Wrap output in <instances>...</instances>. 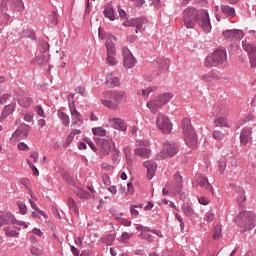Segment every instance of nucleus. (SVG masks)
Instances as JSON below:
<instances>
[{
    "label": "nucleus",
    "instance_id": "f257e3e1",
    "mask_svg": "<svg viewBox=\"0 0 256 256\" xmlns=\"http://www.w3.org/2000/svg\"><path fill=\"white\" fill-rule=\"evenodd\" d=\"M182 22L187 29H193L198 23L206 33L211 31L210 16L205 10L198 11L194 7L185 9L182 13Z\"/></svg>",
    "mask_w": 256,
    "mask_h": 256
},
{
    "label": "nucleus",
    "instance_id": "f03ea898",
    "mask_svg": "<svg viewBox=\"0 0 256 256\" xmlns=\"http://www.w3.org/2000/svg\"><path fill=\"white\" fill-rule=\"evenodd\" d=\"M127 99V94L125 90H109L102 94L101 103L104 107L119 111L122 101Z\"/></svg>",
    "mask_w": 256,
    "mask_h": 256
},
{
    "label": "nucleus",
    "instance_id": "7ed1b4c3",
    "mask_svg": "<svg viewBox=\"0 0 256 256\" xmlns=\"http://www.w3.org/2000/svg\"><path fill=\"white\" fill-rule=\"evenodd\" d=\"M236 223L240 228V233L252 231L256 227V214L251 211H243L236 218Z\"/></svg>",
    "mask_w": 256,
    "mask_h": 256
},
{
    "label": "nucleus",
    "instance_id": "20e7f679",
    "mask_svg": "<svg viewBox=\"0 0 256 256\" xmlns=\"http://www.w3.org/2000/svg\"><path fill=\"white\" fill-rule=\"evenodd\" d=\"M174 98V94L171 92H165L160 95H157L155 98L150 99L148 103H146V107L152 114H157L158 111L166 106L172 99Z\"/></svg>",
    "mask_w": 256,
    "mask_h": 256
},
{
    "label": "nucleus",
    "instance_id": "39448f33",
    "mask_svg": "<svg viewBox=\"0 0 256 256\" xmlns=\"http://www.w3.org/2000/svg\"><path fill=\"white\" fill-rule=\"evenodd\" d=\"M181 127L186 145L191 148H196L198 144V138L192 126L191 120L189 118H184L181 122Z\"/></svg>",
    "mask_w": 256,
    "mask_h": 256
},
{
    "label": "nucleus",
    "instance_id": "423d86ee",
    "mask_svg": "<svg viewBox=\"0 0 256 256\" xmlns=\"http://www.w3.org/2000/svg\"><path fill=\"white\" fill-rule=\"evenodd\" d=\"M179 152V146L176 142L170 141L165 142L163 144L162 151L158 154H156L155 158L157 160H164L167 158H172L175 155H177Z\"/></svg>",
    "mask_w": 256,
    "mask_h": 256
},
{
    "label": "nucleus",
    "instance_id": "0eeeda50",
    "mask_svg": "<svg viewBox=\"0 0 256 256\" xmlns=\"http://www.w3.org/2000/svg\"><path fill=\"white\" fill-rule=\"evenodd\" d=\"M227 59L225 50H216L205 59V66L207 67H217L223 64Z\"/></svg>",
    "mask_w": 256,
    "mask_h": 256
},
{
    "label": "nucleus",
    "instance_id": "6e6552de",
    "mask_svg": "<svg viewBox=\"0 0 256 256\" xmlns=\"http://www.w3.org/2000/svg\"><path fill=\"white\" fill-rule=\"evenodd\" d=\"M155 124L158 130L163 134H169L173 129V124L170 118L162 112L156 115Z\"/></svg>",
    "mask_w": 256,
    "mask_h": 256
},
{
    "label": "nucleus",
    "instance_id": "1a4fd4ad",
    "mask_svg": "<svg viewBox=\"0 0 256 256\" xmlns=\"http://www.w3.org/2000/svg\"><path fill=\"white\" fill-rule=\"evenodd\" d=\"M3 225H21L25 229L28 228V224L24 221H17L15 216L7 211H0V227Z\"/></svg>",
    "mask_w": 256,
    "mask_h": 256
},
{
    "label": "nucleus",
    "instance_id": "9d476101",
    "mask_svg": "<svg viewBox=\"0 0 256 256\" xmlns=\"http://www.w3.org/2000/svg\"><path fill=\"white\" fill-rule=\"evenodd\" d=\"M31 131V126L28 124H21L19 127L13 132L12 139L16 142L27 139L29 133Z\"/></svg>",
    "mask_w": 256,
    "mask_h": 256
},
{
    "label": "nucleus",
    "instance_id": "9b49d317",
    "mask_svg": "<svg viewBox=\"0 0 256 256\" xmlns=\"http://www.w3.org/2000/svg\"><path fill=\"white\" fill-rule=\"evenodd\" d=\"M126 27H136V33L144 31L148 26V20L144 17L134 18L131 21H125L123 23Z\"/></svg>",
    "mask_w": 256,
    "mask_h": 256
},
{
    "label": "nucleus",
    "instance_id": "f8f14e48",
    "mask_svg": "<svg viewBox=\"0 0 256 256\" xmlns=\"http://www.w3.org/2000/svg\"><path fill=\"white\" fill-rule=\"evenodd\" d=\"M108 127H111L115 130L121 131V132H126L127 131V123L125 122L124 119L120 117H115V116H110L107 120Z\"/></svg>",
    "mask_w": 256,
    "mask_h": 256
},
{
    "label": "nucleus",
    "instance_id": "ddd939ff",
    "mask_svg": "<svg viewBox=\"0 0 256 256\" xmlns=\"http://www.w3.org/2000/svg\"><path fill=\"white\" fill-rule=\"evenodd\" d=\"M122 55L125 69H133V67L136 65L137 60L126 46L122 48Z\"/></svg>",
    "mask_w": 256,
    "mask_h": 256
},
{
    "label": "nucleus",
    "instance_id": "4468645a",
    "mask_svg": "<svg viewBox=\"0 0 256 256\" xmlns=\"http://www.w3.org/2000/svg\"><path fill=\"white\" fill-rule=\"evenodd\" d=\"M222 36L225 40L237 41L244 37V32L240 29H231L222 32Z\"/></svg>",
    "mask_w": 256,
    "mask_h": 256
},
{
    "label": "nucleus",
    "instance_id": "2eb2a0df",
    "mask_svg": "<svg viewBox=\"0 0 256 256\" xmlns=\"http://www.w3.org/2000/svg\"><path fill=\"white\" fill-rule=\"evenodd\" d=\"M106 47H107V63L110 66H115L118 64L117 59L115 58L116 55V47L114 43H109L106 42Z\"/></svg>",
    "mask_w": 256,
    "mask_h": 256
},
{
    "label": "nucleus",
    "instance_id": "dca6fc26",
    "mask_svg": "<svg viewBox=\"0 0 256 256\" xmlns=\"http://www.w3.org/2000/svg\"><path fill=\"white\" fill-rule=\"evenodd\" d=\"M99 144L103 155H108L113 149H115V143L112 138L101 139Z\"/></svg>",
    "mask_w": 256,
    "mask_h": 256
},
{
    "label": "nucleus",
    "instance_id": "f3484780",
    "mask_svg": "<svg viewBox=\"0 0 256 256\" xmlns=\"http://www.w3.org/2000/svg\"><path fill=\"white\" fill-rule=\"evenodd\" d=\"M172 193L180 194L183 187V177L179 173H175L173 176Z\"/></svg>",
    "mask_w": 256,
    "mask_h": 256
},
{
    "label": "nucleus",
    "instance_id": "a211bd4d",
    "mask_svg": "<svg viewBox=\"0 0 256 256\" xmlns=\"http://www.w3.org/2000/svg\"><path fill=\"white\" fill-rule=\"evenodd\" d=\"M144 168L147 170L146 177L148 180L153 179L157 170V164L153 161H146L144 162Z\"/></svg>",
    "mask_w": 256,
    "mask_h": 256
},
{
    "label": "nucleus",
    "instance_id": "6ab92c4d",
    "mask_svg": "<svg viewBox=\"0 0 256 256\" xmlns=\"http://www.w3.org/2000/svg\"><path fill=\"white\" fill-rule=\"evenodd\" d=\"M202 81H204V83L208 86H212L213 85V81H219V79H221L219 77V75H217V73L215 72H208L205 73L201 76Z\"/></svg>",
    "mask_w": 256,
    "mask_h": 256
},
{
    "label": "nucleus",
    "instance_id": "aec40b11",
    "mask_svg": "<svg viewBox=\"0 0 256 256\" xmlns=\"http://www.w3.org/2000/svg\"><path fill=\"white\" fill-rule=\"evenodd\" d=\"M252 129L250 127L243 128L240 134V143L247 145L252 140Z\"/></svg>",
    "mask_w": 256,
    "mask_h": 256
},
{
    "label": "nucleus",
    "instance_id": "412c9836",
    "mask_svg": "<svg viewBox=\"0 0 256 256\" xmlns=\"http://www.w3.org/2000/svg\"><path fill=\"white\" fill-rule=\"evenodd\" d=\"M214 125L218 128H231L232 121H230L226 116H219L214 119Z\"/></svg>",
    "mask_w": 256,
    "mask_h": 256
},
{
    "label": "nucleus",
    "instance_id": "4be33fe9",
    "mask_svg": "<svg viewBox=\"0 0 256 256\" xmlns=\"http://www.w3.org/2000/svg\"><path fill=\"white\" fill-rule=\"evenodd\" d=\"M16 110V103L5 105L1 111L0 122L6 119L9 115L13 114Z\"/></svg>",
    "mask_w": 256,
    "mask_h": 256
},
{
    "label": "nucleus",
    "instance_id": "5701e85b",
    "mask_svg": "<svg viewBox=\"0 0 256 256\" xmlns=\"http://www.w3.org/2000/svg\"><path fill=\"white\" fill-rule=\"evenodd\" d=\"M105 84L108 88H116V87H120L121 85L120 79L114 74L107 75Z\"/></svg>",
    "mask_w": 256,
    "mask_h": 256
},
{
    "label": "nucleus",
    "instance_id": "b1692460",
    "mask_svg": "<svg viewBox=\"0 0 256 256\" xmlns=\"http://www.w3.org/2000/svg\"><path fill=\"white\" fill-rule=\"evenodd\" d=\"M196 182L200 187H203L205 189H208L210 191H213V187H211V184L208 180V178L204 177L201 174L196 175Z\"/></svg>",
    "mask_w": 256,
    "mask_h": 256
},
{
    "label": "nucleus",
    "instance_id": "393cba45",
    "mask_svg": "<svg viewBox=\"0 0 256 256\" xmlns=\"http://www.w3.org/2000/svg\"><path fill=\"white\" fill-rule=\"evenodd\" d=\"M71 117H72V124H71L72 129L75 130L76 128H79L82 126L83 118L79 112L72 114Z\"/></svg>",
    "mask_w": 256,
    "mask_h": 256
},
{
    "label": "nucleus",
    "instance_id": "a878e982",
    "mask_svg": "<svg viewBox=\"0 0 256 256\" xmlns=\"http://www.w3.org/2000/svg\"><path fill=\"white\" fill-rule=\"evenodd\" d=\"M134 155L142 159H148L151 156V150H149V148H136V150H134Z\"/></svg>",
    "mask_w": 256,
    "mask_h": 256
},
{
    "label": "nucleus",
    "instance_id": "bb28decb",
    "mask_svg": "<svg viewBox=\"0 0 256 256\" xmlns=\"http://www.w3.org/2000/svg\"><path fill=\"white\" fill-rule=\"evenodd\" d=\"M136 231H142V233L150 232L156 235L158 238H163V234L161 231L150 229L149 227H146V226L138 225L136 226Z\"/></svg>",
    "mask_w": 256,
    "mask_h": 256
},
{
    "label": "nucleus",
    "instance_id": "cd10ccee",
    "mask_svg": "<svg viewBox=\"0 0 256 256\" xmlns=\"http://www.w3.org/2000/svg\"><path fill=\"white\" fill-rule=\"evenodd\" d=\"M99 38L102 40H107L106 42L114 43L117 41V38L107 32L104 31L101 27L99 28Z\"/></svg>",
    "mask_w": 256,
    "mask_h": 256
},
{
    "label": "nucleus",
    "instance_id": "c85d7f7f",
    "mask_svg": "<svg viewBox=\"0 0 256 256\" xmlns=\"http://www.w3.org/2000/svg\"><path fill=\"white\" fill-rule=\"evenodd\" d=\"M157 87L156 86H150L146 89H140L138 90V95L142 96V98H144V100H147L150 96L151 93L157 91Z\"/></svg>",
    "mask_w": 256,
    "mask_h": 256
},
{
    "label": "nucleus",
    "instance_id": "c756f323",
    "mask_svg": "<svg viewBox=\"0 0 256 256\" xmlns=\"http://www.w3.org/2000/svg\"><path fill=\"white\" fill-rule=\"evenodd\" d=\"M214 113L217 115L227 116L229 114V108L225 104H218L214 107Z\"/></svg>",
    "mask_w": 256,
    "mask_h": 256
},
{
    "label": "nucleus",
    "instance_id": "7c9ffc66",
    "mask_svg": "<svg viewBox=\"0 0 256 256\" xmlns=\"http://www.w3.org/2000/svg\"><path fill=\"white\" fill-rule=\"evenodd\" d=\"M32 103H33V98L29 96L24 95L18 98V104L21 107L28 108L31 106Z\"/></svg>",
    "mask_w": 256,
    "mask_h": 256
},
{
    "label": "nucleus",
    "instance_id": "2f4dec72",
    "mask_svg": "<svg viewBox=\"0 0 256 256\" xmlns=\"http://www.w3.org/2000/svg\"><path fill=\"white\" fill-rule=\"evenodd\" d=\"M242 47L249 55H253L256 53V45L248 42L247 40H244L242 42Z\"/></svg>",
    "mask_w": 256,
    "mask_h": 256
},
{
    "label": "nucleus",
    "instance_id": "473e14b6",
    "mask_svg": "<svg viewBox=\"0 0 256 256\" xmlns=\"http://www.w3.org/2000/svg\"><path fill=\"white\" fill-rule=\"evenodd\" d=\"M220 9L222 13L228 18H233L235 16V9L228 6L227 4H222Z\"/></svg>",
    "mask_w": 256,
    "mask_h": 256
},
{
    "label": "nucleus",
    "instance_id": "72a5a7b5",
    "mask_svg": "<svg viewBox=\"0 0 256 256\" xmlns=\"http://www.w3.org/2000/svg\"><path fill=\"white\" fill-rule=\"evenodd\" d=\"M104 15L106 18H109L111 21L115 20V11L112 4H106L104 9Z\"/></svg>",
    "mask_w": 256,
    "mask_h": 256
},
{
    "label": "nucleus",
    "instance_id": "f704fd0d",
    "mask_svg": "<svg viewBox=\"0 0 256 256\" xmlns=\"http://www.w3.org/2000/svg\"><path fill=\"white\" fill-rule=\"evenodd\" d=\"M49 59H50V55L48 53L41 52L36 56V63L40 65H44L48 63Z\"/></svg>",
    "mask_w": 256,
    "mask_h": 256
},
{
    "label": "nucleus",
    "instance_id": "c9c22d12",
    "mask_svg": "<svg viewBox=\"0 0 256 256\" xmlns=\"http://www.w3.org/2000/svg\"><path fill=\"white\" fill-rule=\"evenodd\" d=\"M45 253V249L40 244H35L31 247V254L33 256H43Z\"/></svg>",
    "mask_w": 256,
    "mask_h": 256
},
{
    "label": "nucleus",
    "instance_id": "e433bc0d",
    "mask_svg": "<svg viewBox=\"0 0 256 256\" xmlns=\"http://www.w3.org/2000/svg\"><path fill=\"white\" fill-rule=\"evenodd\" d=\"M79 134H81L80 129H74V131L70 132V134L68 135V137L64 143V148L69 147L71 145V143L73 142L74 137Z\"/></svg>",
    "mask_w": 256,
    "mask_h": 256
},
{
    "label": "nucleus",
    "instance_id": "4c0bfd02",
    "mask_svg": "<svg viewBox=\"0 0 256 256\" xmlns=\"http://www.w3.org/2000/svg\"><path fill=\"white\" fill-rule=\"evenodd\" d=\"M7 11V0H0V17L3 16L5 23L8 22L9 16L6 14Z\"/></svg>",
    "mask_w": 256,
    "mask_h": 256
},
{
    "label": "nucleus",
    "instance_id": "58836bf2",
    "mask_svg": "<svg viewBox=\"0 0 256 256\" xmlns=\"http://www.w3.org/2000/svg\"><path fill=\"white\" fill-rule=\"evenodd\" d=\"M3 231L5 233V236L7 238H16L19 237V232H17L14 228L12 227H4Z\"/></svg>",
    "mask_w": 256,
    "mask_h": 256
},
{
    "label": "nucleus",
    "instance_id": "ea45409f",
    "mask_svg": "<svg viewBox=\"0 0 256 256\" xmlns=\"http://www.w3.org/2000/svg\"><path fill=\"white\" fill-rule=\"evenodd\" d=\"M75 193H76V195H77L79 198H81V199H86V200H88V199L91 198V194L88 193V192H86L85 190H83V189H81V188H77V189L75 190Z\"/></svg>",
    "mask_w": 256,
    "mask_h": 256
},
{
    "label": "nucleus",
    "instance_id": "a19ab883",
    "mask_svg": "<svg viewBox=\"0 0 256 256\" xmlns=\"http://www.w3.org/2000/svg\"><path fill=\"white\" fill-rule=\"evenodd\" d=\"M182 211L186 216H193L194 215V209L189 203H184L182 206Z\"/></svg>",
    "mask_w": 256,
    "mask_h": 256
},
{
    "label": "nucleus",
    "instance_id": "79ce46f5",
    "mask_svg": "<svg viewBox=\"0 0 256 256\" xmlns=\"http://www.w3.org/2000/svg\"><path fill=\"white\" fill-rule=\"evenodd\" d=\"M58 117L61 119L62 124L65 127L69 126L70 120H69V115H67V113L58 111Z\"/></svg>",
    "mask_w": 256,
    "mask_h": 256
},
{
    "label": "nucleus",
    "instance_id": "37998d69",
    "mask_svg": "<svg viewBox=\"0 0 256 256\" xmlns=\"http://www.w3.org/2000/svg\"><path fill=\"white\" fill-rule=\"evenodd\" d=\"M12 98V94L10 93H4L3 94V89L0 88V105H3L7 103V101Z\"/></svg>",
    "mask_w": 256,
    "mask_h": 256
},
{
    "label": "nucleus",
    "instance_id": "c03bdc74",
    "mask_svg": "<svg viewBox=\"0 0 256 256\" xmlns=\"http://www.w3.org/2000/svg\"><path fill=\"white\" fill-rule=\"evenodd\" d=\"M140 239L148 241V243H153L156 241L155 237L149 232L140 233Z\"/></svg>",
    "mask_w": 256,
    "mask_h": 256
},
{
    "label": "nucleus",
    "instance_id": "a18cd8bd",
    "mask_svg": "<svg viewBox=\"0 0 256 256\" xmlns=\"http://www.w3.org/2000/svg\"><path fill=\"white\" fill-rule=\"evenodd\" d=\"M29 203L31 205V208H33L37 213L44 216L45 218H48V215L46 214V212L41 210L33 200H29Z\"/></svg>",
    "mask_w": 256,
    "mask_h": 256
},
{
    "label": "nucleus",
    "instance_id": "49530a36",
    "mask_svg": "<svg viewBox=\"0 0 256 256\" xmlns=\"http://www.w3.org/2000/svg\"><path fill=\"white\" fill-rule=\"evenodd\" d=\"M92 132L95 136L104 137L106 135V129L102 127H94L92 128Z\"/></svg>",
    "mask_w": 256,
    "mask_h": 256
},
{
    "label": "nucleus",
    "instance_id": "de8ad7c7",
    "mask_svg": "<svg viewBox=\"0 0 256 256\" xmlns=\"http://www.w3.org/2000/svg\"><path fill=\"white\" fill-rule=\"evenodd\" d=\"M68 207L70 209H72L76 215L79 214V210H78V208L76 206V203H75L74 199L71 198V197L68 198Z\"/></svg>",
    "mask_w": 256,
    "mask_h": 256
},
{
    "label": "nucleus",
    "instance_id": "09e8293b",
    "mask_svg": "<svg viewBox=\"0 0 256 256\" xmlns=\"http://www.w3.org/2000/svg\"><path fill=\"white\" fill-rule=\"evenodd\" d=\"M115 241V235L114 234H109L106 237L103 238V242L108 245V246H112V244Z\"/></svg>",
    "mask_w": 256,
    "mask_h": 256
},
{
    "label": "nucleus",
    "instance_id": "8fccbe9b",
    "mask_svg": "<svg viewBox=\"0 0 256 256\" xmlns=\"http://www.w3.org/2000/svg\"><path fill=\"white\" fill-rule=\"evenodd\" d=\"M213 138L216 141H221V140H223V138H225V134L221 130H214L213 131Z\"/></svg>",
    "mask_w": 256,
    "mask_h": 256
},
{
    "label": "nucleus",
    "instance_id": "3c124183",
    "mask_svg": "<svg viewBox=\"0 0 256 256\" xmlns=\"http://www.w3.org/2000/svg\"><path fill=\"white\" fill-rule=\"evenodd\" d=\"M133 237V234H129L128 232H124L119 238L118 241L121 243H125L127 240H130Z\"/></svg>",
    "mask_w": 256,
    "mask_h": 256
},
{
    "label": "nucleus",
    "instance_id": "603ef678",
    "mask_svg": "<svg viewBox=\"0 0 256 256\" xmlns=\"http://www.w3.org/2000/svg\"><path fill=\"white\" fill-rule=\"evenodd\" d=\"M236 191L239 194L238 201L244 202L246 200L245 191L241 187H236Z\"/></svg>",
    "mask_w": 256,
    "mask_h": 256
},
{
    "label": "nucleus",
    "instance_id": "864d4df0",
    "mask_svg": "<svg viewBox=\"0 0 256 256\" xmlns=\"http://www.w3.org/2000/svg\"><path fill=\"white\" fill-rule=\"evenodd\" d=\"M17 205H18L19 210H20V213H21L22 215L27 214L28 208H27L26 204H24V203L21 202V201H18V202H17Z\"/></svg>",
    "mask_w": 256,
    "mask_h": 256
},
{
    "label": "nucleus",
    "instance_id": "5fc2aeb1",
    "mask_svg": "<svg viewBox=\"0 0 256 256\" xmlns=\"http://www.w3.org/2000/svg\"><path fill=\"white\" fill-rule=\"evenodd\" d=\"M131 154H132L131 148H129V146H127V147L125 148V155H126L127 163H128L129 165L132 164Z\"/></svg>",
    "mask_w": 256,
    "mask_h": 256
},
{
    "label": "nucleus",
    "instance_id": "6e6d98bb",
    "mask_svg": "<svg viewBox=\"0 0 256 256\" xmlns=\"http://www.w3.org/2000/svg\"><path fill=\"white\" fill-rule=\"evenodd\" d=\"M221 227L220 226H216L214 228V233H213V239L214 240H219V238H221Z\"/></svg>",
    "mask_w": 256,
    "mask_h": 256
},
{
    "label": "nucleus",
    "instance_id": "4d7b16f0",
    "mask_svg": "<svg viewBox=\"0 0 256 256\" xmlns=\"http://www.w3.org/2000/svg\"><path fill=\"white\" fill-rule=\"evenodd\" d=\"M25 122L31 123L34 120V113L32 112H26L23 117Z\"/></svg>",
    "mask_w": 256,
    "mask_h": 256
},
{
    "label": "nucleus",
    "instance_id": "13d9d810",
    "mask_svg": "<svg viewBox=\"0 0 256 256\" xmlns=\"http://www.w3.org/2000/svg\"><path fill=\"white\" fill-rule=\"evenodd\" d=\"M29 158L32 160V163L36 164L39 161V152H30Z\"/></svg>",
    "mask_w": 256,
    "mask_h": 256
},
{
    "label": "nucleus",
    "instance_id": "bf43d9fd",
    "mask_svg": "<svg viewBox=\"0 0 256 256\" xmlns=\"http://www.w3.org/2000/svg\"><path fill=\"white\" fill-rule=\"evenodd\" d=\"M159 68L162 71H167L169 69V63L167 60H160L159 61Z\"/></svg>",
    "mask_w": 256,
    "mask_h": 256
},
{
    "label": "nucleus",
    "instance_id": "052dcab7",
    "mask_svg": "<svg viewBox=\"0 0 256 256\" xmlns=\"http://www.w3.org/2000/svg\"><path fill=\"white\" fill-rule=\"evenodd\" d=\"M28 166L31 168L33 175L38 176L39 175V170L34 166L33 162L31 160L26 161Z\"/></svg>",
    "mask_w": 256,
    "mask_h": 256
},
{
    "label": "nucleus",
    "instance_id": "680f3d73",
    "mask_svg": "<svg viewBox=\"0 0 256 256\" xmlns=\"http://www.w3.org/2000/svg\"><path fill=\"white\" fill-rule=\"evenodd\" d=\"M225 169H226V162L225 161H220L218 163V170H219V173L221 175L225 174Z\"/></svg>",
    "mask_w": 256,
    "mask_h": 256
},
{
    "label": "nucleus",
    "instance_id": "e2e57ef3",
    "mask_svg": "<svg viewBox=\"0 0 256 256\" xmlns=\"http://www.w3.org/2000/svg\"><path fill=\"white\" fill-rule=\"evenodd\" d=\"M68 106H69L71 115L76 114V113H79V112L77 111V109H76V106H75V102H74V101H69V102H68Z\"/></svg>",
    "mask_w": 256,
    "mask_h": 256
},
{
    "label": "nucleus",
    "instance_id": "0e129e2a",
    "mask_svg": "<svg viewBox=\"0 0 256 256\" xmlns=\"http://www.w3.org/2000/svg\"><path fill=\"white\" fill-rule=\"evenodd\" d=\"M68 106H69L71 115L76 114V113H79V112L77 111V109H76V106H75V102H74V101H69V102H68Z\"/></svg>",
    "mask_w": 256,
    "mask_h": 256
},
{
    "label": "nucleus",
    "instance_id": "69168bd1",
    "mask_svg": "<svg viewBox=\"0 0 256 256\" xmlns=\"http://www.w3.org/2000/svg\"><path fill=\"white\" fill-rule=\"evenodd\" d=\"M250 65L252 69L256 67V53L255 54H250Z\"/></svg>",
    "mask_w": 256,
    "mask_h": 256
},
{
    "label": "nucleus",
    "instance_id": "338daca9",
    "mask_svg": "<svg viewBox=\"0 0 256 256\" xmlns=\"http://www.w3.org/2000/svg\"><path fill=\"white\" fill-rule=\"evenodd\" d=\"M230 167L236 169L238 167V160L235 157H232L230 160Z\"/></svg>",
    "mask_w": 256,
    "mask_h": 256
},
{
    "label": "nucleus",
    "instance_id": "774afa93",
    "mask_svg": "<svg viewBox=\"0 0 256 256\" xmlns=\"http://www.w3.org/2000/svg\"><path fill=\"white\" fill-rule=\"evenodd\" d=\"M102 179H103V182L106 186L111 185L110 177L107 174H103Z\"/></svg>",
    "mask_w": 256,
    "mask_h": 256
}]
</instances>
